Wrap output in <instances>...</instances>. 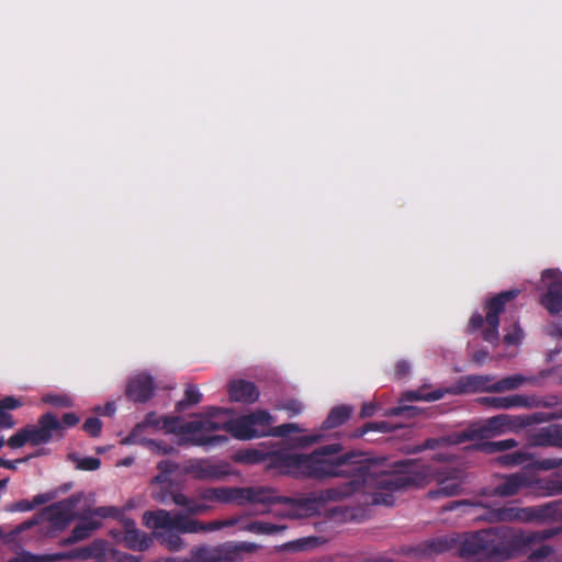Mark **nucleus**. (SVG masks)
<instances>
[{
    "mask_svg": "<svg viewBox=\"0 0 562 562\" xmlns=\"http://www.w3.org/2000/svg\"><path fill=\"white\" fill-rule=\"evenodd\" d=\"M79 423V417L74 414V413H67L63 416V423L61 426H63V429L65 427H72L75 425H77Z\"/></svg>",
    "mask_w": 562,
    "mask_h": 562,
    "instance_id": "c756f323",
    "label": "nucleus"
},
{
    "mask_svg": "<svg viewBox=\"0 0 562 562\" xmlns=\"http://www.w3.org/2000/svg\"><path fill=\"white\" fill-rule=\"evenodd\" d=\"M114 510L111 508H100L95 512V514L100 517H108L110 516Z\"/></svg>",
    "mask_w": 562,
    "mask_h": 562,
    "instance_id": "f704fd0d",
    "label": "nucleus"
},
{
    "mask_svg": "<svg viewBox=\"0 0 562 562\" xmlns=\"http://www.w3.org/2000/svg\"><path fill=\"white\" fill-rule=\"evenodd\" d=\"M373 502L375 504H382V505H392L394 503L391 495L383 496L381 493H376L374 495Z\"/></svg>",
    "mask_w": 562,
    "mask_h": 562,
    "instance_id": "473e14b6",
    "label": "nucleus"
},
{
    "mask_svg": "<svg viewBox=\"0 0 562 562\" xmlns=\"http://www.w3.org/2000/svg\"><path fill=\"white\" fill-rule=\"evenodd\" d=\"M228 413V411L211 408L204 416H195L186 424H182L177 418H158L154 415H149L143 424L135 428L131 438L127 440L130 442H136L138 432L145 428L160 429L166 432L179 430L181 442L198 446L224 442L226 440L225 437L210 435L211 431L218 429H225L234 438L239 440H250L271 435L274 420L269 412L259 409L238 416L229 422L221 423L218 420L220 417Z\"/></svg>",
    "mask_w": 562,
    "mask_h": 562,
    "instance_id": "f03ea898",
    "label": "nucleus"
},
{
    "mask_svg": "<svg viewBox=\"0 0 562 562\" xmlns=\"http://www.w3.org/2000/svg\"><path fill=\"white\" fill-rule=\"evenodd\" d=\"M15 425V420L10 414L0 412V427L2 428H13Z\"/></svg>",
    "mask_w": 562,
    "mask_h": 562,
    "instance_id": "7c9ffc66",
    "label": "nucleus"
},
{
    "mask_svg": "<svg viewBox=\"0 0 562 562\" xmlns=\"http://www.w3.org/2000/svg\"><path fill=\"white\" fill-rule=\"evenodd\" d=\"M126 394L136 402L148 400L153 394L151 379L146 374L134 376L127 384Z\"/></svg>",
    "mask_w": 562,
    "mask_h": 562,
    "instance_id": "6e6552de",
    "label": "nucleus"
},
{
    "mask_svg": "<svg viewBox=\"0 0 562 562\" xmlns=\"http://www.w3.org/2000/svg\"><path fill=\"white\" fill-rule=\"evenodd\" d=\"M521 485H522V482L519 477L510 476V477L506 479V481L502 485H499L496 491L499 495H504V496L513 495L518 491V488Z\"/></svg>",
    "mask_w": 562,
    "mask_h": 562,
    "instance_id": "ddd939ff",
    "label": "nucleus"
},
{
    "mask_svg": "<svg viewBox=\"0 0 562 562\" xmlns=\"http://www.w3.org/2000/svg\"><path fill=\"white\" fill-rule=\"evenodd\" d=\"M4 445V438L2 436H0V449L3 447Z\"/></svg>",
    "mask_w": 562,
    "mask_h": 562,
    "instance_id": "37998d69",
    "label": "nucleus"
},
{
    "mask_svg": "<svg viewBox=\"0 0 562 562\" xmlns=\"http://www.w3.org/2000/svg\"><path fill=\"white\" fill-rule=\"evenodd\" d=\"M113 411H114V408L112 407L111 404L106 405V407H105V413L106 414H111Z\"/></svg>",
    "mask_w": 562,
    "mask_h": 562,
    "instance_id": "a19ab883",
    "label": "nucleus"
},
{
    "mask_svg": "<svg viewBox=\"0 0 562 562\" xmlns=\"http://www.w3.org/2000/svg\"><path fill=\"white\" fill-rule=\"evenodd\" d=\"M125 562H138L134 558H125Z\"/></svg>",
    "mask_w": 562,
    "mask_h": 562,
    "instance_id": "79ce46f5",
    "label": "nucleus"
},
{
    "mask_svg": "<svg viewBox=\"0 0 562 562\" xmlns=\"http://www.w3.org/2000/svg\"><path fill=\"white\" fill-rule=\"evenodd\" d=\"M124 533L120 537L119 541L132 549L143 550L148 548L149 539L135 527V522L125 520L123 522Z\"/></svg>",
    "mask_w": 562,
    "mask_h": 562,
    "instance_id": "1a4fd4ad",
    "label": "nucleus"
},
{
    "mask_svg": "<svg viewBox=\"0 0 562 562\" xmlns=\"http://www.w3.org/2000/svg\"><path fill=\"white\" fill-rule=\"evenodd\" d=\"M5 485V482L4 481H0V491L4 487Z\"/></svg>",
    "mask_w": 562,
    "mask_h": 562,
    "instance_id": "c03bdc74",
    "label": "nucleus"
},
{
    "mask_svg": "<svg viewBox=\"0 0 562 562\" xmlns=\"http://www.w3.org/2000/svg\"><path fill=\"white\" fill-rule=\"evenodd\" d=\"M541 305L551 314L562 311V273L555 269H548L542 272Z\"/></svg>",
    "mask_w": 562,
    "mask_h": 562,
    "instance_id": "39448f33",
    "label": "nucleus"
},
{
    "mask_svg": "<svg viewBox=\"0 0 562 562\" xmlns=\"http://www.w3.org/2000/svg\"><path fill=\"white\" fill-rule=\"evenodd\" d=\"M335 448H324L305 456L295 452H283L278 456L279 467L292 474L313 476H336L349 473L350 470L341 467L353 465L356 479L351 484H359L396 491L415 484L411 476V467L407 464H389L381 460H357L335 456Z\"/></svg>",
    "mask_w": 562,
    "mask_h": 562,
    "instance_id": "f257e3e1",
    "label": "nucleus"
},
{
    "mask_svg": "<svg viewBox=\"0 0 562 562\" xmlns=\"http://www.w3.org/2000/svg\"><path fill=\"white\" fill-rule=\"evenodd\" d=\"M490 428L493 430L502 431L505 428H509L512 426L509 416L501 415L490 419Z\"/></svg>",
    "mask_w": 562,
    "mask_h": 562,
    "instance_id": "4be33fe9",
    "label": "nucleus"
},
{
    "mask_svg": "<svg viewBox=\"0 0 562 562\" xmlns=\"http://www.w3.org/2000/svg\"><path fill=\"white\" fill-rule=\"evenodd\" d=\"M102 424L98 418H88L83 424V430L90 436H98L101 431Z\"/></svg>",
    "mask_w": 562,
    "mask_h": 562,
    "instance_id": "a878e982",
    "label": "nucleus"
},
{
    "mask_svg": "<svg viewBox=\"0 0 562 562\" xmlns=\"http://www.w3.org/2000/svg\"><path fill=\"white\" fill-rule=\"evenodd\" d=\"M26 429L30 443L37 446L49 441L54 434L63 430V426L54 415L45 414L40 418L37 426H30Z\"/></svg>",
    "mask_w": 562,
    "mask_h": 562,
    "instance_id": "423d86ee",
    "label": "nucleus"
},
{
    "mask_svg": "<svg viewBox=\"0 0 562 562\" xmlns=\"http://www.w3.org/2000/svg\"><path fill=\"white\" fill-rule=\"evenodd\" d=\"M281 408L288 411L290 415H297L303 411V405L296 400H291L283 404Z\"/></svg>",
    "mask_w": 562,
    "mask_h": 562,
    "instance_id": "c85d7f7f",
    "label": "nucleus"
},
{
    "mask_svg": "<svg viewBox=\"0 0 562 562\" xmlns=\"http://www.w3.org/2000/svg\"><path fill=\"white\" fill-rule=\"evenodd\" d=\"M317 439H318L317 437L304 438V442H306V443H311V442L316 441Z\"/></svg>",
    "mask_w": 562,
    "mask_h": 562,
    "instance_id": "4c0bfd02",
    "label": "nucleus"
},
{
    "mask_svg": "<svg viewBox=\"0 0 562 562\" xmlns=\"http://www.w3.org/2000/svg\"><path fill=\"white\" fill-rule=\"evenodd\" d=\"M485 356H486L485 353H480V355L475 356V361H476V362H481V361H483V359L485 358Z\"/></svg>",
    "mask_w": 562,
    "mask_h": 562,
    "instance_id": "e433bc0d",
    "label": "nucleus"
},
{
    "mask_svg": "<svg viewBox=\"0 0 562 562\" xmlns=\"http://www.w3.org/2000/svg\"><path fill=\"white\" fill-rule=\"evenodd\" d=\"M187 472L199 479H211L217 476V471L206 461H194L188 468Z\"/></svg>",
    "mask_w": 562,
    "mask_h": 562,
    "instance_id": "9d476101",
    "label": "nucleus"
},
{
    "mask_svg": "<svg viewBox=\"0 0 562 562\" xmlns=\"http://www.w3.org/2000/svg\"><path fill=\"white\" fill-rule=\"evenodd\" d=\"M237 491L235 490H213L209 492L210 498H215L222 502H228L237 496Z\"/></svg>",
    "mask_w": 562,
    "mask_h": 562,
    "instance_id": "412c9836",
    "label": "nucleus"
},
{
    "mask_svg": "<svg viewBox=\"0 0 562 562\" xmlns=\"http://www.w3.org/2000/svg\"><path fill=\"white\" fill-rule=\"evenodd\" d=\"M522 340V330L517 325H514L505 334L504 342L508 346H517Z\"/></svg>",
    "mask_w": 562,
    "mask_h": 562,
    "instance_id": "a211bd4d",
    "label": "nucleus"
},
{
    "mask_svg": "<svg viewBox=\"0 0 562 562\" xmlns=\"http://www.w3.org/2000/svg\"><path fill=\"white\" fill-rule=\"evenodd\" d=\"M515 446L514 440H501L497 442H492L486 445L485 449L487 451H495V450H507Z\"/></svg>",
    "mask_w": 562,
    "mask_h": 562,
    "instance_id": "cd10ccee",
    "label": "nucleus"
},
{
    "mask_svg": "<svg viewBox=\"0 0 562 562\" xmlns=\"http://www.w3.org/2000/svg\"><path fill=\"white\" fill-rule=\"evenodd\" d=\"M173 502L178 505H182L188 507L189 512L192 514H199L205 510V507L202 505L191 504L183 495H175Z\"/></svg>",
    "mask_w": 562,
    "mask_h": 562,
    "instance_id": "5701e85b",
    "label": "nucleus"
},
{
    "mask_svg": "<svg viewBox=\"0 0 562 562\" xmlns=\"http://www.w3.org/2000/svg\"><path fill=\"white\" fill-rule=\"evenodd\" d=\"M296 428L297 427L294 424L284 425V426L280 427L278 434L279 435H284V434H288V432H290L292 430H296Z\"/></svg>",
    "mask_w": 562,
    "mask_h": 562,
    "instance_id": "72a5a7b5",
    "label": "nucleus"
},
{
    "mask_svg": "<svg viewBox=\"0 0 562 562\" xmlns=\"http://www.w3.org/2000/svg\"><path fill=\"white\" fill-rule=\"evenodd\" d=\"M43 503V499L41 496H36L33 502L29 501H21L11 506V510L13 512H27L34 508L36 504Z\"/></svg>",
    "mask_w": 562,
    "mask_h": 562,
    "instance_id": "b1692460",
    "label": "nucleus"
},
{
    "mask_svg": "<svg viewBox=\"0 0 562 562\" xmlns=\"http://www.w3.org/2000/svg\"><path fill=\"white\" fill-rule=\"evenodd\" d=\"M155 482H156L157 484H158V483H162V482H165V477H164L162 475H158V476H156Z\"/></svg>",
    "mask_w": 562,
    "mask_h": 562,
    "instance_id": "ea45409f",
    "label": "nucleus"
},
{
    "mask_svg": "<svg viewBox=\"0 0 562 562\" xmlns=\"http://www.w3.org/2000/svg\"><path fill=\"white\" fill-rule=\"evenodd\" d=\"M30 443L29 432L26 427L20 429L13 436H11L8 440V446L12 449L21 448L24 445Z\"/></svg>",
    "mask_w": 562,
    "mask_h": 562,
    "instance_id": "2eb2a0df",
    "label": "nucleus"
},
{
    "mask_svg": "<svg viewBox=\"0 0 562 562\" xmlns=\"http://www.w3.org/2000/svg\"><path fill=\"white\" fill-rule=\"evenodd\" d=\"M518 291H507L492 299L486 305L485 321L480 314H475L470 318L469 328L475 330L483 326V338L486 341H496L498 339V315L504 311L505 303L516 297Z\"/></svg>",
    "mask_w": 562,
    "mask_h": 562,
    "instance_id": "20e7f679",
    "label": "nucleus"
},
{
    "mask_svg": "<svg viewBox=\"0 0 562 562\" xmlns=\"http://www.w3.org/2000/svg\"><path fill=\"white\" fill-rule=\"evenodd\" d=\"M351 414V409L347 406L334 408L325 420V427L333 428L346 422Z\"/></svg>",
    "mask_w": 562,
    "mask_h": 562,
    "instance_id": "9b49d317",
    "label": "nucleus"
},
{
    "mask_svg": "<svg viewBox=\"0 0 562 562\" xmlns=\"http://www.w3.org/2000/svg\"><path fill=\"white\" fill-rule=\"evenodd\" d=\"M75 506V499L61 502L55 508L58 514H68Z\"/></svg>",
    "mask_w": 562,
    "mask_h": 562,
    "instance_id": "2f4dec72",
    "label": "nucleus"
},
{
    "mask_svg": "<svg viewBox=\"0 0 562 562\" xmlns=\"http://www.w3.org/2000/svg\"><path fill=\"white\" fill-rule=\"evenodd\" d=\"M76 468L85 471H93L100 468V460L93 457L76 459Z\"/></svg>",
    "mask_w": 562,
    "mask_h": 562,
    "instance_id": "aec40b11",
    "label": "nucleus"
},
{
    "mask_svg": "<svg viewBox=\"0 0 562 562\" xmlns=\"http://www.w3.org/2000/svg\"><path fill=\"white\" fill-rule=\"evenodd\" d=\"M24 405V401L21 397L7 396L0 401V412L4 409H15Z\"/></svg>",
    "mask_w": 562,
    "mask_h": 562,
    "instance_id": "393cba45",
    "label": "nucleus"
},
{
    "mask_svg": "<svg viewBox=\"0 0 562 562\" xmlns=\"http://www.w3.org/2000/svg\"><path fill=\"white\" fill-rule=\"evenodd\" d=\"M407 398L411 400H424V401H437L442 396V392L436 391L432 393L426 392L425 390H419L416 392H409L406 394Z\"/></svg>",
    "mask_w": 562,
    "mask_h": 562,
    "instance_id": "6ab92c4d",
    "label": "nucleus"
},
{
    "mask_svg": "<svg viewBox=\"0 0 562 562\" xmlns=\"http://www.w3.org/2000/svg\"><path fill=\"white\" fill-rule=\"evenodd\" d=\"M525 379L520 375H514L499 381L496 385L497 391H509L519 387Z\"/></svg>",
    "mask_w": 562,
    "mask_h": 562,
    "instance_id": "dca6fc26",
    "label": "nucleus"
},
{
    "mask_svg": "<svg viewBox=\"0 0 562 562\" xmlns=\"http://www.w3.org/2000/svg\"><path fill=\"white\" fill-rule=\"evenodd\" d=\"M143 520L148 528L157 530L160 541L171 550H177L181 546L180 538L172 531L198 532L202 530L196 521L180 515H171L166 510L145 513Z\"/></svg>",
    "mask_w": 562,
    "mask_h": 562,
    "instance_id": "7ed1b4c3",
    "label": "nucleus"
},
{
    "mask_svg": "<svg viewBox=\"0 0 562 562\" xmlns=\"http://www.w3.org/2000/svg\"><path fill=\"white\" fill-rule=\"evenodd\" d=\"M491 403L493 404V406H495L497 408H509V407H514V406H521L525 404L524 401L518 396L495 397V398L491 400Z\"/></svg>",
    "mask_w": 562,
    "mask_h": 562,
    "instance_id": "f3484780",
    "label": "nucleus"
},
{
    "mask_svg": "<svg viewBox=\"0 0 562 562\" xmlns=\"http://www.w3.org/2000/svg\"><path fill=\"white\" fill-rule=\"evenodd\" d=\"M398 374H404L408 370V366L404 362L397 364Z\"/></svg>",
    "mask_w": 562,
    "mask_h": 562,
    "instance_id": "c9c22d12",
    "label": "nucleus"
},
{
    "mask_svg": "<svg viewBox=\"0 0 562 562\" xmlns=\"http://www.w3.org/2000/svg\"><path fill=\"white\" fill-rule=\"evenodd\" d=\"M202 398V394L196 386L190 385L186 390V401L189 404H198Z\"/></svg>",
    "mask_w": 562,
    "mask_h": 562,
    "instance_id": "bb28decb",
    "label": "nucleus"
},
{
    "mask_svg": "<svg viewBox=\"0 0 562 562\" xmlns=\"http://www.w3.org/2000/svg\"><path fill=\"white\" fill-rule=\"evenodd\" d=\"M100 526L99 521L87 519L80 522L72 532V540L79 541L87 538L93 530Z\"/></svg>",
    "mask_w": 562,
    "mask_h": 562,
    "instance_id": "f8f14e48",
    "label": "nucleus"
},
{
    "mask_svg": "<svg viewBox=\"0 0 562 562\" xmlns=\"http://www.w3.org/2000/svg\"><path fill=\"white\" fill-rule=\"evenodd\" d=\"M229 400L244 404H252L259 398L257 386L249 381L234 380L227 386Z\"/></svg>",
    "mask_w": 562,
    "mask_h": 562,
    "instance_id": "0eeeda50",
    "label": "nucleus"
},
{
    "mask_svg": "<svg viewBox=\"0 0 562 562\" xmlns=\"http://www.w3.org/2000/svg\"><path fill=\"white\" fill-rule=\"evenodd\" d=\"M42 401L55 407H70L72 405L71 398L66 394H47L43 396Z\"/></svg>",
    "mask_w": 562,
    "mask_h": 562,
    "instance_id": "4468645a",
    "label": "nucleus"
},
{
    "mask_svg": "<svg viewBox=\"0 0 562 562\" xmlns=\"http://www.w3.org/2000/svg\"><path fill=\"white\" fill-rule=\"evenodd\" d=\"M362 414H363L364 416H369V415H371V409H370V408H368L367 406H364V407H363V412H362Z\"/></svg>",
    "mask_w": 562,
    "mask_h": 562,
    "instance_id": "58836bf2",
    "label": "nucleus"
}]
</instances>
